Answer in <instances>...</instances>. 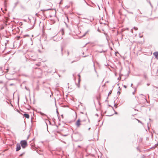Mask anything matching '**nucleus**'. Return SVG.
<instances>
[{"instance_id":"4","label":"nucleus","mask_w":158,"mask_h":158,"mask_svg":"<svg viewBox=\"0 0 158 158\" xmlns=\"http://www.w3.org/2000/svg\"><path fill=\"white\" fill-rule=\"evenodd\" d=\"M153 54L155 56L156 58L158 59V52H155L153 53Z\"/></svg>"},{"instance_id":"3","label":"nucleus","mask_w":158,"mask_h":158,"mask_svg":"<svg viewBox=\"0 0 158 158\" xmlns=\"http://www.w3.org/2000/svg\"><path fill=\"white\" fill-rule=\"evenodd\" d=\"M21 149V147L20 144H17L16 145V151H18Z\"/></svg>"},{"instance_id":"5","label":"nucleus","mask_w":158,"mask_h":158,"mask_svg":"<svg viewBox=\"0 0 158 158\" xmlns=\"http://www.w3.org/2000/svg\"><path fill=\"white\" fill-rule=\"evenodd\" d=\"M23 116L27 118H29V115L28 114H23Z\"/></svg>"},{"instance_id":"7","label":"nucleus","mask_w":158,"mask_h":158,"mask_svg":"<svg viewBox=\"0 0 158 158\" xmlns=\"http://www.w3.org/2000/svg\"><path fill=\"white\" fill-rule=\"evenodd\" d=\"M20 38V36H18L17 37V40H19V38Z\"/></svg>"},{"instance_id":"2","label":"nucleus","mask_w":158,"mask_h":158,"mask_svg":"<svg viewBox=\"0 0 158 158\" xmlns=\"http://www.w3.org/2000/svg\"><path fill=\"white\" fill-rule=\"evenodd\" d=\"M81 120L80 119H78V120L76 121V124L77 127H79L81 125Z\"/></svg>"},{"instance_id":"8","label":"nucleus","mask_w":158,"mask_h":158,"mask_svg":"<svg viewBox=\"0 0 158 158\" xmlns=\"http://www.w3.org/2000/svg\"><path fill=\"white\" fill-rule=\"evenodd\" d=\"M134 29H135V30H137V29H137V28L136 27H134Z\"/></svg>"},{"instance_id":"10","label":"nucleus","mask_w":158,"mask_h":158,"mask_svg":"<svg viewBox=\"0 0 158 158\" xmlns=\"http://www.w3.org/2000/svg\"><path fill=\"white\" fill-rule=\"evenodd\" d=\"M41 114L42 115L44 114H42V113H41Z\"/></svg>"},{"instance_id":"9","label":"nucleus","mask_w":158,"mask_h":158,"mask_svg":"<svg viewBox=\"0 0 158 158\" xmlns=\"http://www.w3.org/2000/svg\"><path fill=\"white\" fill-rule=\"evenodd\" d=\"M8 70H9V69H6V73L8 72Z\"/></svg>"},{"instance_id":"11","label":"nucleus","mask_w":158,"mask_h":158,"mask_svg":"<svg viewBox=\"0 0 158 158\" xmlns=\"http://www.w3.org/2000/svg\"><path fill=\"white\" fill-rule=\"evenodd\" d=\"M36 15L37 16V14H36Z\"/></svg>"},{"instance_id":"1","label":"nucleus","mask_w":158,"mask_h":158,"mask_svg":"<svg viewBox=\"0 0 158 158\" xmlns=\"http://www.w3.org/2000/svg\"><path fill=\"white\" fill-rule=\"evenodd\" d=\"M20 144L22 147L23 148L26 147L27 145V142L25 140H23L21 141Z\"/></svg>"},{"instance_id":"6","label":"nucleus","mask_w":158,"mask_h":158,"mask_svg":"<svg viewBox=\"0 0 158 158\" xmlns=\"http://www.w3.org/2000/svg\"><path fill=\"white\" fill-rule=\"evenodd\" d=\"M78 77H79V82L80 81V75H78Z\"/></svg>"}]
</instances>
